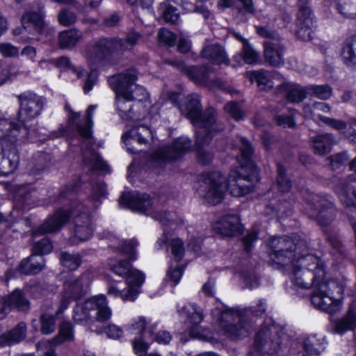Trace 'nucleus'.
Segmentation results:
<instances>
[{
  "mask_svg": "<svg viewBox=\"0 0 356 356\" xmlns=\"http://www.w3.org/2000/svg\"><path fill=\"white\" fill-rule=\"evenodd\" d=\"M239 170H231L227 179L220 172H204L200 176L197 193L209 204L221 202L226 189L233 196H243L252 191L258 181V171L252 159V145L243 137L239 138Z\"/></svg>",
  "mask_w": 356,
  "mask_h": 356,
  "instance_id": "obj_1",
  "label": "nucleus"
},
{
  "mask_svg": "<svg viewBox=\"0 0 356 356\" xmlns=\"http://www.w3.org/2000/svg\"><path fill=\"white\" fill-rule=\"evenodd\" d=\"M291 266L292 282L299 289H312L311 302L314 307L330 314L340 310L343 286L334 280H325V266L321 258L308 252Z\"/></svg>",
  "mask_w": 356,
  "mask_h": 356,
  "instance_id": "obj_2",
  "label": "nucleus"
},
{
  "mask_svg": "<svg viewBox=\"0 0 356 356\" xmlns=\"http://www.w3.org/2000/svg\"><path fill=\"white\" fill-rule=\"evenodd\" d=\"M77 191L78 184H67L60 189L58 201L64 204L72 203L73 207L71 212L63 209L57 210L35 232L34 235L58 232L69 220L72 214L74 215V218L68 243L72 245H77L91 238L95 226L88 206L83 203L76 204L72 202Z\"/></svg>",
  "mask_w": 356,
  "mask_h": 356,
  "instance_id": "obj_3",
  "label": "nucleus"
},
{
  "mask_svg": "<svg viewBox=\"0 0 356 356\" xmlns=\"http://www.w3.org/2000/svg\"><path fill=\"white\" fill-rule=\"evenodd\" d=\"M141 38L142 35L140 33L131 31L124 39L104 38L88 45L86 50V56L89 65L92 69L88 74L83 85L84 92L88 93L96 83L97 74L95 70L97 68L105 64L113 53L131 50Z\"/></svg>",
  "mask_w": 356,
  "mask_h": 356,
  "instance_id": "obj_4",
  "label": "nucleus"
},
{
  "mask_svg": "<svg viewBox=\"0 0 356 356\" xmlns=\"http://www.w3.org/2000/svg\"><path fill=\"white\" fill-rule=\"evenodd\" d=\"M266 312V303L260 300L256 305L245 308H229L220 313L218 320L222 334L233 339L246 337L252 331L256 318Z\"/></svg>",
  "mask_w": 356,
  "mask_h": 356,
  "instance_id": "obj_5",
  "label": "nucleus"
},
{
  "mask_svg": "<svg viewBox=\"0 0 356 356\" xmlns=\"http://www.w3.org/2000/svg\"><path fill=\"white\" fill-rule=\"evenodd\" d=\"M179 109L195 127L198 145L209 140V137L207 136L204 140L202 134H204L210 129L211 131H222L224 129V124L218 120L217 112L214 108H209L202 112L200 99L197 94L188 95L184 103L179 106Z\"/></svg>",
  "mask_w": 356,
  "mask_h": 356,
  "instance_id": "obj_6",
  "label": "nucleus"
},
{
  "mask_svg": "<svg viewBox=\"0 0 356 356\" xmlns=\"http://www.w3.org/2000/svg\"><path fill=\"white\" fill-rule=\"evenodd\" d=\"M269 256L273 262L287 266L293 264L298 257L309 252L307 241L300 236L273 237L269 241Z\"/></svg>",
  "mask_w": 356,
  "mask_h": 356,
  "instance_id": "obj_7",
  "label": "nucleus"
},
{
  "mask_svg": "<svg viewBox=\"0 0 356 356\" xmlns=\"http://www.w3.org/2000/svg\"><path fill=\"white\" fill-rule=\"evenodd\" d=\"M96 106L90 105L86 111L84 123L77 124V131L81 138L83 165L88 167L89 170H99L102 172H110L108 164L95 152L92 149L94 140L92 136L93 113Z\"/></svg>",
  "mask_w": 356,
  "mask_h": 356,
  "instance_id": "obj_8",
  "label": "nucleus"
},
{
  "mask_svg": "<svg viewBox=\"0 0 356 356\" xmlns=\"http://www.w3.org/2000/svg\"><path fill=\"white\" fill-rule=\"evenodd\" d=\"M112 316L105 295L92 296L83 303L77 304L74 309L73 318L77 323L91 326L95 321L104 323Z\"/></svg>",
  "mask_w": 356,
  "mask_h": 356,
  "instance_id": "obj_9",
  "label": "nucleus"
},
{
  "mask_svg": "<svg viewBox=\"0 0 356 356\" xmlns=\"http://www.w3.org/2000/svg\"><path fill=\"white\" fill-rule=\"evenodd\" d=\"M284 338V331L278 326L264 325L256 333L248 356L275 354L281 349Z\"/></svg>",
  "mask_w": 356,
  "mask_h": 356,
  "instance_id": "obj_10",
  "label": "nucleus"
},
{
  "mask_svg": "<svg viewBox=\"0 0 356 356\" xmlns=\"http://www.w3.org/2000/svg\"><path fill=\"white\" fill-rule=\"evenodd\" d=\"M119 201L120 204L127 206L132 211L151 216L152 218L158 220L163 226L172 225L175 223V220L167 216L165 213L154 210L150 211L152 206V200L147 194L136 192L124 193L120 197Z\"/></svg>",
  "mask_w": 356,
  "mask_h": 356,
  "instance_id": "obj_11",
  "label": "nucleus"
},
{
  "mask_svg": "<svg viewBox=\"0 0 356 356\" xmlns=\"http://www.w3.org/2000/svg\"><path fill=\"white\" fill-rule=\"evenodd\" d=\"M305 202L308 216L316 220L321 226H327L334 220L337 209L327 196L309 193L305 197Z\"/></svg>",
  "mask_w": 356,
  "mask_h": 356,
  "instance_id": "obj_12",
  "label": "nucleus"
},
{
  "mask_svg": "<svg viewBox=\"0 0 356 356\" xmlns=\"http://www.w3.org/2000/svg\"><path fill=\"white\" fill-rule=\"evenodd\" d=\"M116 81H118L116 79H108L109 86L116 95V109L120 118L124 122L140 120L141 118V112L139 109L140 104L135 103L128 97L124 88H119Z\"/></svg>",
  "mask_w": 356,
  "mask_h": 356,
  "instance_id": "obj_13",
  "label": "nucleus"
},
{
  "mask_svg": "<svg viewBox=\"0 0 356 356\" xmlns=\"http://www.w3.org/2000/svg\"><path fill=\"white\" fill-rule=\"evenodd\" d=\"M33 131L26 127H19L10 120L0 118L1 149L16 146L18 140H26L33 138Z\"/></svg>",
  "mask_w": 356,
  "mask_h": 356,
  "instance_id": "obj_14",
  "label": "nucleus"
},
{
  "mask_svg": "<svg viewBox=\"0 0 356 356\" xmlns=\"http://www.w3.org/2000/svg\"><path fill=\"white\" fill-rule=\"evenodd\" d=\"M179 314L186 317L188 323V334L193 338L209 341L212 338L210 332L200 326L203 320L202 310L195 304L188 303L177 309Z\"/></svg>",
  "mask_w": 356,
  "mask_h": 356,
  "instance_id": "obj_15",
  "label": "nucleus"
},
{
  "mask_svg": "<svg viewBox=\"0 0 356 356\" xmlns=\"http://www.w3.org/2000/svg\"><path fill=\"white\" fill-rule=\"evenodd\" d=\"M108 79H116L119 88H124L128 97L135 103H140L145 99L147 93L145 89L136 83L138 79V71L134 68L127 69L121 73L113 75Z\"/></svg>",
  "mask_w": 356,
  "mask_h": 356,
  "instance_id": "obj_16",
  "label": "nucleus"
},
{
  "mask_svg": "<svg viewBox=\"0 0 356 356\" xmlns=\"http://www.w3.org/2000/svg\"><path fill=\"white\" fill-rule=\"evenodd\" d=\"M20 104L18 118L24 122L34 119L42 113L46 104V99L31 92H25L17 97Z\"/></svg>",
  "mask_w": 356,
  "mask_h": 356,
  "instance_id": "obj_17",
  "label": "nucleus"
},
{
  "mask_svg": "<svg viewBox=\"0 0 356 356\" xmlns=\"http://www.w3.org/2000/svg\"><path fill=\"white\" fill-rule=\"evenodd\" d=\"M191 145V140L188 138L179 137L175 139L170 145L157 149L152 155V160L156 163L177 160L189 151Z\"/></svg>",
  "mask_w": 356,
  "mask_h": 356,
  "instance_id": "obj_18",
  "label": "nucleus"
},
{
  "mask_svg": "<svg viewBox=\"0 0 356 356\" xmlns=\"http://www.w3.org/2000/svg\"><path fill=\"white\" fill-rule=\"evenodd\" d=\"M186 75L197 85L225 89L221 79L216 76L213 67L210 66H188Z\"/></svg>",
  "mask_w": 356,
  "mask_h": 356,
  "instance_id": "obj_19",
  "label": "nucleus"
},
{
  "mask_svg": "<svg viewBox=\"0 0 356 356\" xmlns=\"http://www.w3.org/2000/svg\"><path fill=\"white\" fill-rule=\"evenodd\" d=\"M109 266L113 273L126 279L127 285L136 284L138 287H141L145 282V274L134 268L129 261L119 260L116 262H110Z\"/></svg>",
  "mask_w": 356,
  "mask_h": 356,
  "instance_id": "obj_20",
  "label": "nucleus"
},
{
  "mask_svg": "<svg viewBox=\"0 0 356 356\" xmlns=\"http://www.w3.org/2000/svg\"><path fill=\"white\" fill-rule=\"evenodd\" d=\"M264 46L266 62L273 67H279L284 64L285 48L280 39L266 40Z\"/></svg>",
  "mask_w": 356,
  "mask_h": 356,
  "instance_id": "obj_21",
  "label": "nucleus"
},
{
  "mask_svg": "<svg viewBox=\"0 0 356 356\" xmlns=\"http://www.w3.org/2000/svg\"><path fill=\"white\" fill-rule=\"evenodd\" d=\"M314 24L315 22L310 8L305 6H300L298 13L297 36L303 40H311Z\"/></svg>",
  "mask_w": 356,
  "mask_h": 356,
  "instance_id": "obj_22",
  "label": "nucleus"
},
{
  "mask_svg": "<svg viewBox=\"0 0 356 356\" xmlns=\"http://www.w3.org/2000/svg\"><path fill=\"white\" fill-rule=\"evenodd\" d=\"M0 175L8 176L13 173L19 163L17 146L1 149Z\"/></svg>",
  "mask_w": 356,
  "mask_h": 356,
  "instance_id": "obj_23",
  "label": "nucleus"
},
{
  "mask_svg": "<svg viewBox=\"0 0 356 356\" xmlns=\"http://www.w3.org/2000/svg\"><path fill=\"white\" fill-rule=\"evenodd\" d=\"M91 282V273L85 272L79 278L67 282L64 285V291L77 300L85 295Z\"/></svg>",
  "mask_w": 356,
  "mask_h": 356,
  "instance_id": "obj_24",
  "label": "nucleus"
},
{
  "mask_svg": "<svg viewBox=\"0 0 356 356\" xmlns=\"http://www.w3.org/2000/svg\"><path fill=\"white\" fill-rule=\"evenodd\" d=\"M43 5H40L37 12L27 11L22 17L21 22L24 29L31 33H41L44 27L43 21Z\"/></svg>",
  "mask_w": 356,
  "mask_h": 356,
  "instance_id": "obj_25",
  "label": "nucleus"
},
{
  "mask_svg": "<svg viewBox=\"0 0 356 356\" xmlns=\"http://www.w3.org/2000/svg\"><path fill=\"white\" fill-rule=\"evenodd\" d=\"M215 229L221 234L234 236L241 234L243 230L240 220L236 215H226L216 222Z\"/></svg>",
  "mask_w": 356,
  "mask_h": 356,
  "instance_id": "obj_26",
  "label": "nucleus"
},
{
  "mask_svg": "<svg viewBox=\"0 0 356 356\" xmlns=\"http://www.w3.org/2000/svg\"><path fill=\"white\" fill-rule=\"evenodd\" d=\"M201 56L216 65L229 64V59L224 47L218 43L205 46L201 51Z\"/></svg>",
  "mask_w": 356,
  "mask_h": 356,
  "instance_id": "obj_27",
  "label": "nucleus"
},
{
  "mask_svg": "<svg viewBox=\"0 0 356 356\" xmlns=\"http://www.w3.org/2000/svg\"><path fill=\"white\" fill-rule=\"evenodd\" d=\"M39 64L41 67H47L49 65H54L61 70H72L76 74L79 79L83 77L86 74L83 69L81 67L77 68L73 65L70 58L67 56H60L56 58L41 60Z\"/></svg>",
  "mask_w": 356,
  "mask_h": 356,
  "instance_id": "obj_28",
  "label": "nucleus"
},
{
  "mask_svg": "<svg viewBox=\"0 0 356 356\" xmlns=\"http://www.w3.org/2000/svg\"><path fill=\"white\" fill-rule=\"evenodd\" d=\"M356 327V302H353L346 314L334 325V331L339 334L353 330Z\"/></svg>",
  "mask_w": 356,
  "mask_h": 356,
  "instance_id": "obj_29",
  "label": "nucleus"
},
{
  "mask_svg": "<svg viewBox=\"0 0 356 356\" xmlns=\"http://www.w3.org/2000/svg\"><path fill=\"white\" fill-rule=\"evenodd\" d=\"M83 33L76 29H70L59 33L58 43L62 49H72L81 40Z\"/></svg>",
  "mask_w": 356,
  "mask_h": 356,
  "instance_id": "obj_30",
  "label": "nucleus"
},
{
  "mask_svg": "<svg viewBox=\"0 0 356 356\" xmlns=\"http://www.w3.org/2000/svg\"><path fill=\"white\" fill-rule=\"evenodd\" d=\"M44 266V259L33 253L31 256L20 262L18 270L24 275L36 274L40 272Z\"/></svg>",
  "mask_w": 356,
  "mask_h": 356,
  "instance_id": "obj_31",
  "label": "nucleus"
},
{
  "mask_svg": "<svg viewBox=\"0 0 356 356\" xmlns=\"http://www.w3.org/2000/svg\"><path fill=\"white\" fill-rule=\"evenodd\" d=\"M327 241L332 247V254L338 261L342 260L346 256L345 248L341 243L338 230L327 228L324 230Z\"/></svg>",
  "mask_w": 356,
  "mask_h": 356,
  "instance_id": "obj_32",
  "label": "nucleus"
},
{
  "mask_svg": "<svg viewBox=\"0 0 356 356\" xmlns=\"http://www.w3.org/2000/svg\"><path fill=\"white\" fill-rule=\"evenodd\" d=\"M314 152L319 155L328 153L334 144V136L330 134H323L312 137Z\"/></svg>",
  "mask_w": 356,
  "mask_h": 356,
  "instance_id": "obj_33",
  "label": "nucleus"
},
{
  "mask_svg": "<svg viewBox=\"0 0 356 356\" xmlns=\"http://www.w3.org/2000/svg\"><path fill=\"white\" fill-rule=\"evenodd\" d=\"M140 293V287L136 284L127 285V290H119L115 286H109L107 293L114 298L120 297L124 301H134Z\"/></svg>",
  "mask_w": 356,
  "mask_h": 356,
  "instance_id": "obj_34",
  "label": "nucleus"
},
{
  "mask_svg": "<svg viewBox=\"0 0 356 356\" xmlns=\"http://www.w3.org/2000/svg\"><path fill=\"white\" fill-rule=\"evenodd\" d=\"M150 134L147 127L139 126L132 128L128 133L122 135V140L127 146L131 144V140L137 141L139 144H145L147 142L146 137Z\"/></svg>",
  "mask_w": 356,
  "mask_h": 356,
  "instance_id": "obj_35",
  "label": "nucleus"
},
{
  "mask_svg": "<svg viewBox=\"0 0 356 356\" xmlns=\"http://www.w3.org/2000/svg\"><path fill=\"white\" fill-rule=\"evenodd\" d=\"M220 131H212L211 129L206 131L204 134H202V137L204 140H206L207 137H209L208 142L204 141L202 144H197V135H196V145L197 148V159L198 161L203 165H207L211 163L213 159V154L211 152L205 150L204 148L209 144L213 137V134L220 132Z\"/></svg>",
  "mask_w": 356,
  "mask_h": 356,
  "instance_id": "obj_36",
  "label": "nucleus"
},
{
  "mask_svg": "<svg viewBox=\"0 0 356 356\" xmlns=\"http://www.w3.org/2000/svg\"><path fill=\"white\" fill-rule=\"evenodd\" d=\"M26 325L24 322H19L16 327L1 337L4 339L3 345L16 343L23 340L26 337Z\"/></svg>",
  "mask_w": 356,
  "mask_h": 356,
  "instance_id": "obj_37",
  "label": "nucleus"
},
{
  "mask_svg": "<svg viewBox=\"0 0 356 356\" xmlns=\"http://www.w3.org/2000/svg\"><path fill=\"white\" fill-rule=\"evenodd\" d=\"M341 56L347 65H356V35L346 40L342 48Z\"/></svg>",
  "mask_w": 356,
  "mask_h": 356,
  "instance_id": "obj_38",
  "label": "nucleus"
},
{
  "mask_svg": "<svg viewBox=\"0 0 356 356\" xmlns=\"http://www.w3.org/2000/svg\"><path fill=\"white\" fill-rule=\"evenodd\" d=\"M50 160L49 154L44 152H38L33 156L29 164L30 172L35 175H40L49 166Z\"/></svg>",
  "mask_w": 356,
  "mask_h": 356,
  "instance_id": "obj_39",
  "label": "nucleus"
},
{
  "mask_svg": "<svg viewBox=\"0 0 356 356\" xmlns=\"http://www.w3.org/2000/svg\"><path fill=\"white\" fill-rule=\"evenodd\" d=\"M153 330L149 328L148 332L144 336L136 337L133 340L132 345L134 353L138 356H145L149 348V342L152 341V336Z\"/></svg>",
  "mask_w": 356,
  "mask_h": 356,
  "instance_id": "obj_40",
  "label": "nucleus"
},
{
  "mask_svg": "<svg viewBox=\"0 0 356 356\" xmlns=\"http://www.w3.org/2000/svg\"><path fill=\"white\" fill-rule=\"evenodd\" d=\"M273 74L275 72L254 71L250 74V80L257 82L258 86L262 90L271 89L273 87V83L270 79Z\"/></svg>",
  "mask_w": 356,
  "mask_h": 356,
  "instance_id": "obj_41",
  "label": "nucleus"
},
{
  "mask_svg": "<svg viewBox=\"0 0 356 356\" xmlns=\"http://www.w3.org/2000/svg\"><path fill=\"white\" fill-rule=\"evenodd\" d=\"M324 337L310 335L304 341V349L309 354H318L325 349Z\"/></svg>",
  "mask_w": 356,
  "mask_h": 356,
  "instance_id": "obj_42",
  "label": "nucleus"
},
{
  "mask_svg": "<svg viewBox=\"0 0 356 356\" xmlns=\"http://www.w3.org/2000/svg\"><path fill=\"white\" fill-rule=\"evenodd\" d=\"M74 337L73 326L70 322H63L61 323L58 336L49 343L56 345L62 343L64 341L72 340Z\"/></svg>",
  "mask_w": 356,
  "mask_h": 356,
  "instance_id": "obj_43",
  "label": "nucleus"
},
{
  "mask_svg": "<svg viewBox=\"0 0 356 356\" xmlns=\"http://www.w3.org/2000/svg\"><path fill=\"white\" fill-rule=\"evenodd\" d=\"M10 305L16 307L20 311H26L29 307V302L24 297L22 292L19 290H15L8 298Z\"/></svg>",
  "mask_w": 356,
  "mask_h": 356,
  "instance_id": "obj_44",
  "label": "nucleus"
},
{
  "mask_svg": "<svg viewBox=\"0 0 356 356\" xmlns=\"http://www.w3.org/2000/svg\"><path fill=\"white\" fill-rule=\"evenodd\" d=\"M159 10L166 22L175 24L179 18L177 9L166 2L160 3Z\"/></svg>",
  "mask_w": 356,
  "mask_h": 356,
  "instance_id": "obj_45",
  "label": "nucleus"
},
{
  "mask_svg": "<svg viewBox=\"0 0 356 356\" xmlns=\"http://www.w3.org/2000/svg\"><path fill=\"white\" fill-rule=\"evenodd\" d=\"M62 265L71 270L77 269L81 264V257L79 254L63 252L60 256Z\"/></svg>",
  "mask_w": 356,
  "mask_h": 356,
  "instance_id": "obj_46",
  "label": "nucleus"
},
{
  "mask_svg": "<svg viewBox=\"0 0 356 356\" xmlns=\"http://www.w3.org/2000/svg\"><path fill=\"white\" fill-rule=\"evenodd\" d=\"M287 99L291 102H300L306 97L305 90L300 85H286Z\"/></svg>",
  "mask_w": 356,
  "mask_h": 356,
  "instance_id": "obj_47",
  "label": "nucleus"
},
{
  "mask_svg": "<svg viewBox=\"0 0 356 356\" xmlns=\"http://www.w3.org/2000/svg\"><path fill=\"white\" fill-rule=\"evenodd\" d=\"M286 169L280 163L277 164V184L280 192L288 193L291 188V182L286 175Z\"/></svg>",
  "mask_w": 356,
  "mask_h": 356,
  "instance_id": "obj_48",
  "label": "nucleus"
},
{
  "mask_svg": "<svg viewBox=\"0 0 356 356\" xmlns=\"http://www.w3.org/2000/svg\"><path fill=\"white\" fill-rule=\"evenodd\" d=\"M58 22L64 26H70L76 23L77 20L76 14L67 8L60 10L57 15Z\"/></svg>",
  "mask_w": 356,
  "mask_h": 356,
  "instance_id": "obj_49",
  "label": "nucleus"
},
{
  "mask_svg": "<svg viewBox=\"0 0 356 356\" xmlns=\"http://www.w3.org/2000/svg\"><path fill=\"white\" fill-rule=\"evenodd\" d=\"M171 254L176 262H179L184 255V242L179 238H172L169 242Z\"/></svg>",
  "mask_w": 356,
  "mask_h": 356,
  "instance_id": "obj_50",
  "label": "nucleus"
},
{
  "mask_svg": "<svg viewBox=\"0 0 356 356\" xmlns=\"http://www.w3.org/2000/svg\"><path fill=\"white\" fill-rule=\"evenodd\" d=\"M307 90L311 94L322 99H327L332 95V88L328 85H313L309 86Z\"/></svg>",
  "mask_w": 356,
  "mask_h": 356,
  "instance_id": "obj_51",
  "label": "nucleus"
},
{
  "mask_svg": "<svg viewBox=\"0 0 356 356\" xmlns=\"http://www.w3.org/2000/svg\"><path fill=\"white\" fill-rule=\"evenodd\" d=\"M53 245L50 240L44 237L40 241H36L33 247V252L40 257L42 254H48L51 252Z\"/></svg>",
  "mask_w": 356,
  "mask_h": 356,
  "instance_id": "obj_52",
  "label": "nucleus"
},
{
  "mask_svg": "<svg viewBox=\"0 0 356 356\" xmlns=\"http://www.w3.org/2000/svg\"><path fill=\"white\" fill-rule=\"evenodd\" d=\"M239 57H241L245 63L253 64L257 61L259 55L250 43H245L243 47L242 52L239 55Z\"/></svg>",
  "mask_w": 356,
  "mask_h": 356,
  "instance_id": "obj_53",
  "label": "nucleus"
},
{
  "mask_svg": "<svg viewBox=\"0 0 356 356\" xmlns=\"http://www.w3.org/2000/svg\"><path fill=\"white\" fill-rule=\"evenodd\" d=\"M181 6L183 9L187 12H193L201 14L204 19H208L211 15L209 10L204 5L195 6L187 0H183L181 1Z\"/></svg>",
  "mask_w": 356,
  "mask_h": 356,
  "instance_id": "obj_54",
  "label": "nucleus"
},
{
  "mask_svg": "<svg viewBox=\"0 0 356 356\" xmlns=\"http://www.w3.org/2000/svg\"><path fill=\"white\" fill-rule=\"evenodd\" d=\"M41 332L44 334H49L56 329L55 318L49 314H42L40 316Z\"/></svg>",
  "mask_w": 356,
  "mask_h": 356,
  "instance_id": "obj_55",
  "label": "nucleus"
},
{
  "mask_svg": "<svg viewBox=\"0 0 356 356\" xmlns=\"http://www.w3.org/2000/svg\"><path fill=\"white\" fill-rule=\"evenodd\" d=\"M184 272V268L180 266H170L166 273L165 281L170 282L172 286H176L180 281Z\"/></svg>",
  "mask_w": 356,
  "mask_h": 356,
  "instance_id": "obj_56",
  "label": "nucleus"
},
{
  "mask_svg": "<svg viewBox=\"0 0 356 356\" xmlns=\"http://www.w3.org/2000/svg\"><path fill=\"white\" fill-rule=\"evenodd\" d=\"M138 242L134 240L124 241L120 248V251L129 257L130 261L136 259V248L138 246Z\"/></svg>",
  "mask_w": 356,
  "mask_h": 356,
  "instance_id": "obj_57",
  "label": "nucleus"
},
{
  "mask_svg": "<svg viewBox=\"0 0 356 356\" xmlns=\"http://www.w3.org/2000/svg\"><path fill=\"white\" fill-rule=\"evenodd\" d=\"M224 109L225 112L229 115L235 120H241L243 118L244 113L241 106L236 102H229L227 103Z\"/></svg>",
  "mask_w": 356,
  "mask_h": 356,
  "instance_id": "obj_58",
  "label": "nucleus"
},
{
  "mask_svg": "<svg viewBox=\"0 0 356 356\" xmlns=\"http://www.w3.org/2000/svg\"><path fill=\"white\" fill-rule=\"evenodd\" d=\"M146 321L143 317H138L134 321V323L131 324L129 330L132 334H138V336H144L145 333L148 332V330H145Z\"/></svg>",
  "mask_w": 356,
  "mask_h": 356,
  "instance_id": "obj_59",
  "label": "nucleus"
},
{
  "mask_svg": "<svg viewBox=\"0 0 356 356\" xmlns=\"http://www.w3.org/2000/svg\"><path fill=\"white\" fill-rule=\"evenodd\" d=\"M318 117L321 122L337 130L342 131L347 128L346 122L343 120L330 118L322 115H318Z\"/></svg>",
  "mask_w": 356,
  "mask_h": 356,
  "instance_id": "obj_60",
  "label": "nucleus"
},
{
  "mask_svg": "<svg viewBox=\"0 0 356 356\" xmlns=\"http://www.w3.org/2000/svg\"><path fill=\"white\" fill-rule=\"evenodd\" d=\"M241 277L243 280L245 286L250 289L257 287L259 285V280L254 272H243Z\"/></svg>",
  "mask_w": 356,
  "mask_h": 356,
  "instance_id": "obj_61",
  "label": "nucleus"
},
{
  "mask_svg": "<svg viewBox=\"0 0 356 356\" xmlns=\"http://www.w3.org/2000/svg\"><path fill=\"white\" fill-rule=\"evenodd\" d=\"M159 38L169 47L174 46L176 37L173 33L165 29H161L159 33Z\"/></svg>",
  "mask_w": 356,
  "mask_h": 356,
  "instance_id": "obj_62",
  "label": "nucleus"
},
{
  "mask_svg": "<svg viewBox=\"0 0 356 356\" xmlns=\"http://www.w3.org/2000/svg\"><path fill=\"white\" fill-rule=\"evenodd\" d=\"M258 238V233L255 230L250 232L243 239V248L247 252L252 251L254 243Z\"/></svg>",
  "mask_w": 356,
  "mask_h": 356,
  "instance_id": "obj_63",
  "label": "nucleus"
},
{
  "mask_svg": "<svg viewBox=\"0 0 356 356\" xmlns=\"http://www.w3.org/2000/svg\"><path fill=\"white\" fill-rule=\"evenodd\" d=\"M0 53L3 57H14L18 55L19 49L10 43H0Z\"/></svg>",
  "mask_w": 356,
  "mask_h": 356,
  "instance_id": "obj_64",
  "label": "nucleus"
}]
</instances>
